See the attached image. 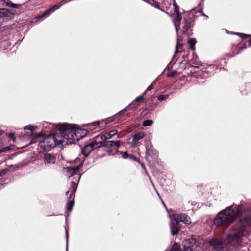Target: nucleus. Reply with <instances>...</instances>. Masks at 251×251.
I'll return each instance as SVG.
<instances>
[{
    "label": "nucleus",
    "instance_id": "f704fd0d",
    "mask_svg": "<svg viewBox=\"0 0 251 251\" xmlns=\"http://www.w3.org/2000/svg\"><path fill=\"white\" fill-rule=\"evenodd\" d=\"M157 106V103L154 102H150L148 105V108L151 110H154Z\"/></svg>",
    "mask_w": 251,
    "mask_h": 251
},
{
    "label": "nucleus",
    "instance_id": "e2e57ef3",
    "mask_svg": "<svg viewBox=\"0 0 251 251\" xmlns=\"http://www.w3.org/2000/svg\"><path fill=\"white\" fill-rule=\"evenodd\" d=\"M240 93L242 95H246L248 94V92L245 90H240Z\"/></svg>",
    "mask_w": 251,
    "mask_h": 251
},
{
    "label": "nucleus",
    "instance_id": "69168bd1",
    "mask_svg": "<svg viewBox=\"0 0 251 251\" xmlns=\"http://www.w3.org/2000/svg\"><path fill=\"white\" fill-rule=\"evenodd\" d=\"M5 172L4 170H2L1 172H0V177L2 176L5 174Z\"/></svg>",
    "mask_w": 251,
    "mask_h": 251
},
{
    "label": "nucleus",
    "instance_id": "a19ab883",
    "mask_svg": "<svg viewBox=\"0 0 251 251\" xmlns=\"http://www.w3.org/2000/svg\"><path fill=\"white\" fill-rule=\"evenodd\" d=\"M177 74V71H172L170 72H169L167 74V76L168 78H173L175 76H176Z\"/></svg>",
    "mask_w": 251,
    "mask_h": 251
},
{
    "label": "nucleus",
    "instance_id": "864d4df0",
    "mask_svg": "<svg viewBox=\"0 0 251 251\" xmlns=\"http://www.w3.org/2000/svg\"><path fill=\"white\" fill-rule=\"evenodd\" d=\"M226 33L229 34L235 35H237V36L239 35L238 34V32H234L233 31H230L227 30V29H226Z\"/></svg>",
    "mask_w": 251,
    "mask_h": 251
},
{
    "label": "nucleus",
    "instance_id": "79ce46f5",
    "mask_svg": "<svg viewBox=\"0 0 251 251\" xmlns=\"http://www.w3.org/2000/svg\"><path fill=\"white\" fill-rule=\"evenodd\" d=\"M128 159L130 160H134L138 163H140V159L132 154H130Z\"/></svg>",
    "mask_w": 251,
    "mask_h": 251
},
{
    "label": "nucleus",
    "instance_id": "0e129e2a",
    "mask_svg": "<svg viewBox=\"0 0 251 251\" xmlns=\"http://www.w3.org/2000/svg\"><path fill=\"white\" fill-rule=\"evenodd\" d=\"M250 37H251V36ZM248 47H251V38L248 41Z\"/></svg>",
    "mask_w": 251,
    "mask_h": 251
},
{
    "label": "nucleus",
    "instance_id": "423d86ee",
    "mask_svg": "<svg viewBox=\"0 0 251 251\" xmlns=\"http://www.w3.org/2000/svg\"><path fill=\"white\" fill-rule=\"evenodd\" d=\"M242 222L246 223L249 226H251V214L249 215L243 217L239 223L241 226L239 228H234V230H237L236 232L228 234L227 236V239L230 240H239L244 235L245 226L241 224Z\"/></svg>",
    "mask_w": 251,
    "mask_h": 251
},
{
    "label": "nucleus",
    "instance_id": "4c0bfd02",
    "mask_svg": "<svg viewBox=\"0 0 251 251\" xmlns=\"http://www.w3.org/2000/svg\"><path fill=\"white\" fill-rule=\"evenodd\" d=\"M173 5L174 7V11L175 13H177L179 12V7L178 5L176 3L175 0H173Z\"/></svg>",
    "mask_w": 251,
    "mask_h": 251
},
{
    "label": "nucleus",
    "instance_id": "3c124183",
    "mask_svg": "<svg viewBox=\"0 0 251 251\" xmlns=\"http://www.w3.org/2000/svg\"><path fill=\"white\" fill-rule=\"evenodd\" d=\"M155 82V81H154L152 83H151L146 89V91H151L153 89V84Z\"/></svg>",
    "mask_w": 251,
    "mask_h": 251
},
{
    "label": "nucleus",
    "instance_id": "5701e85b",
    "mask_svg": "<svg viewBox=\"0 0 251 251\" xmlns=\"http://www.w3.org/2000/svg\"><path fill=\"white\" fill-rule=\"evenodd\" d=\"M144 97H143V95L137 97L134 101L130 104H131L130 110H135L138 107V105L136 103L140 102L142 100H144Z\"/></svg>",
    "mask_w": 251,
    "mask_h": 251
},
{
    "label": "nucleus",
    "instance_id": "1a4fd4ad",
    "mask_svg": "<svg viewBox=\"0 0 251 251\" xmlns=\"http://www.w3.org/2000/svg\"><path fill=\"white\" fill-rule=\"evenodd\" d=\"M70 189L72 190L71 193L69 194L68 197V201L66 207V210L69 212H71L72 211L73 207L74 205L75 197L76 192V187L74 183H73Z\"/></svg>",
    "mask_w": 251,
    "mask_h": 251
},
{
    "label": "nucleus",
    "instance_id": "0eeeda50",
    "mask_svg": "<svg viewBox=\"0 0 251 251\" xmlns=\"http://www.w3.org/2000/svg\"><path fill=\"white\" fill-rule=\"evenodd\" d=\"M218 65L214 63L212 64L206 65V66L201 70L194 72L191 71L190 73L192 76L203 79L211 76L214 74L215 70H218Z\"/></svg>",
    "mask_w": 251,
    "mask_h": 251
},
{
    "label": "nucleus",
    "instance_id": "603ef678",
    "mask_svg": "<svg viewBox=\"0 0 251 251\" xmlns=\"http://www.w3.org/2000/svg\"><path fill=\"white\" fill-rule=\"evenodd\" d=\"M172 221L174 222V223H177L176 225L177 226V227L180 230L182 228L181 224H180L181 222L177 221Z\"/></svg>",
    "mask_w": 251,
    "mask_h": 251
},
{
    "label": "nucleus",
    "instance_id": "aec40b11",
    "mask_svg": "<svg viewBox=\"0 0 251 251\" xmlns=\"http://www.w3.org/2000/svg\"><path fill=\"white\" fill-rule=\"evenodd\" d=\"M230 50L232 54L228 55V57L229 58L233 57L235 55L239 54L240 53V50H239V47H238V45L236 44H232L230 47Z\"/></svg>",
    "mask_w": 251,
    "mask_h": 251
},
{
    "label": "nucleus",
    "instance_id": "393cba45",
    "mask_svg": "<svg viewBox=\"0 0 251 251\" xmlns=\"http://www.w3.org/2000/svg\"><path fill=\"white\" fill-rule=\"evenodd\" d=\"M214 63H215V64L218 65V69L219 71H220L221 69L226 70V69H225L224 67L226 66L227 62L226 61L225 58L220 59V60L215 62Z\"/></svg>",
    "mask_w": 251,
    "mask_h": 251
},
{
    "label": "nucleus",
    "instance_id": "13d9d810",
    "mask_svg": "<svg viewBox=\"0 0 251 251\" xmlns=\"http://www.w3.org/2000/svg\"><path fill=\"white\" fill-rule=\"evenodd\" d=\"M203 8H200L199 11H198L197 12H196V13H200L201 15H204V13L203 12Z\"/></svg>",
    "mask_w": 251,
    "mask_h": 251
},
{
    "label": "nucleus",
    "instance_id": "c9c22d12",
    "mask_svg": "<svg viewBox=\"0 0 251 251\" xmlns=\"http://www.w3.org/2000/svg\"><path fill=\"white\" fill-rule=\"evenodd\" d=\"M168 97H169V95L168 94H166V95L161 94V95H159L157 97V100L159 101H162L166 100L167 99H168Z\"/></svg>",
    "mask_w": 251,
    "mask_h": 251
},
{
    "label": "nucleus",
    "instance_id": "49530a36",
    "mask_svg": "<svg viewBox=\"0 0 251 251\" xmlns=\"http://www.w3.org/2000/svg\"><path fill=\"white\" fill-rule=\"evenodd\" d=\"M173 67V65L172 64V60L168 64L166 68L164 69L162 74H163L165 71L167 70L169 71Z\"/></svg>",
    "mask_w": 251,
    "mask_h": 251
},
{
    "label": "nucleus",
    "instance_id": "ea45409f",
    "mask_svg": "<svg viewBox=\"0 0 251 251\" xmlns=\"http://www.w3.org/2000/svg\"><path fill=\"white\" fill-rule=\"evenodd\" d=\"M65 238L66 241V251H68V239H69V232L67 229H65Z\"/></svg>",
    "mask_w": 251,
    "mask_h": 251
},
{
    "label": "nucleus",
    "instance_id": "4468645a",
    "mask_svg": "<svg viewBox=\"0 0 251 251\" xmlns=\"http://www.w3.org/2000/svg\"><path fill=\"white\" fill-rule=\"evenodd\" d=\"M82 165V164L80 163L79 165L75 168L66 167L64 168V169L66 170L67 176H68V177H71L77 174L78 170Z\"/></svg>",
    "mask_w": 251,
    "mask_h": 251
},
{
    "label": "nucleus",
    "instance_id": "ddd939ff",
    "mask_svg": "<svg viewBox=\"0 0 251 251\" xmlns=\"http://www.w3.org/2000/svg\"><path fill=\"white\" fill-rule=\"evenodd\" d=\"M131 104H129L127 106L119 111L117 113L114 114L113 116H111V123L115 121L116 119L118 118L122 115H126L129 117L131 115L130 111Z\"/></svg>",
    "mask_w": 251,
    "mask_h": 251
},
{
    "label": "nucleus",
    "instance_id": "bf43d9fd",
    "mask_svg": "<svg viewBox=\"0 0 251 251\" xmlns=\"http://www.w3.org/2000/svg\"><path fill=\"white\" fill-rule=\"evenodd\" d=\"M138 163L141 165L142 168L145 170L146 173L147 174V172L146 171V168H145V166L144 164L141 161H140V163Z\"/></svg>",
    "mask_w": 251,
    "mask_h": 251
},
{
    "label": "nucleus",
    "instance_id": "7ed1b4c3",
    "mask_svg": "<svg viewBox=\"0 0 251 251\" xmlns=\"http://www.w3.org/2000/svg\"><path fill=\"white\" fill-rule=\"evenodd\" d=\"M110 131L97 136L95 141L86 145L82 149L81 153L85 157H87L93 149L102 147H110Z\"/></svg>",
    "mask_w": 251,
    "mask_h": 251
},
{
    "label": "nucleus",
    "instance_id": "2f4dec72",
    "mask_svg": "<svg viewBox=\"0 0 251 251\" xmlns=\"http://www.w3.org/2000/svg\"><path fill=\"white\" fill-rule=\"evenodd\" d=\"M152 124H153V121L151 119L145 120L142 123V125L144 127L150 126Z\"/></svg>",
    "mask_w": 251,
    "mask_h": 251
},
{
    "label": "nucleus",
    "instance_id": "72a5a7b5",
    "mask_svg": "<svg viewBox=\"0 0 251 251\" xmlns=\"http://www.w3.org/2000/svg\"><path fill=\"white\" fill-rule=\"evenodd\" d=\"M151 110L148 108L146 107L143 109L141 113L142 116L147 117L150 114Z\"/></svg>",
    "mask_w": 251,
    "mask_h": 251
},
{
    "label": "nucleus",
    "instance_id": "f257e3e1",
    "mask_svg": "<svg viewBox=\"0 0 251 251\" xmlns=\"http://www.w3.org/2000/svg\"><path fill=\"white\" fill-rule=\"evenodd\" d=\"M77 126V125L64 123L57 125L56 129L59 131L60 137L64 139L67 144H75L87 133V129Z\"/></svg>",
    "mask_w": 251,
    "mask_h": 251
},
{
    "label": "nucleus",
    "instance_id": "cd10ccee",
    "mask_svg": "<svg viewBox=\"0 0 251 251\" xmlns=\"http://www.w3.org/2000/svg\"><path fill=\"white\" fill-rule=\"evenodd\" d=\"M188 44L189 45V48L192 50H195L196 49L195 45L197 43L196 39L194 38H189L187 41Z\"/></svg>",
    "mask_w": 251,
    "mask_h": 251
},
{
    "label": "nucleus",
    "instance_id": "412c9836",
    "mask_svg": "<svg viewBox=\"0 0 251 251\" xmlns=\"http://www.w3.org/2000/svg\"><path fill=\"white\" fill-rule=\"evenodd\" d=\"M122 155V157L123 159H128L129 154H128L127 151H117L116 149H111V155Z\"/></svg>",
    "mask_w": 251,
    "mask_h": 251
},
{
    "label": "nucleus",
    "instance_id": "774afa93",
    "mask_svg": "<svg viewBox=\"0 0 251 251\" xmlns=\"http://www.w3.org/2000/svg\"><path fill=\"white\" fill-rule=\"evenodd\" d=\"M161 200L162 204H163V205H164L165 208L167 209V207H166V205L165 204L164 201H163V200L161 199Z\"/></svg>",
    "mask_w": 251,
    "mask_h": 251
},
{
    "label": "nucleus",
    "instance_id": "8fccbe9b",
    "mask_svg": "<svg viewBox=\"0 0 251 251\" xmlns=\"http://www.w3.org/2000/svg\"><path fill=\"white\" fill-rule=\"evenodd\" d=\"M187 32H185L183 30V29L181 30V32L183 35H187V36H191L192 35V32H191V30L189 31V30H187Z\"/></svg>",
    "mask_w": 251,
    "mask_h": 251
},
{
    "label": "nucleus",
    "instance_id": "c85d7f7f",
    "mask_svg": "<svg viewBox=\"0 0 251 251\" xmlns=\"http://www.w3.org/2000/svg\"><path fill=\"white\" fill-rule=\"evenodd\" d=\"M81 175L80 174H78V178H77V183L75 182V181H72L70 182V187L69 188V190L66 192V194H65L66 195H68L69 193H70V194L71 193V191L72 190L70 189L71 188V186L73 185V183H74L75 185V186L76 187V189H77L78 183L79 182L80 179L81 178Z\"/></svg>",
    "mask_w": 251,
    "mask_h": 251
},
{
    "label": "nucleus",
    "instance_id": "f3484780",
    "mask_svg": "<svg viewBox=\"0 0 251 251\" xmlns=\"http://www.w3.org/2000/svg\"><path fill=\"white\" fill-rule=\"evenodd\" d=\"M61 2L54 5L51 8L46 10L41 16L40 17H43L45 16H49L53 12L55 11L56 10L59 9L61 6L63 5V4H61Z\"/></svg>",
    "mask_w": 251,
    "mask_h": 251
},
{
    "label": "nucleus",
    "instance_id": "a211bd4d",
    "mask_svg": "<svg viewBox=\"0 0 251 251\" xmlns=\"http://www.w3.org/2000/svg\"><path fill=\"white\" fill-rule=\"evenodd\" d=\"M45 164H54L56 162L55 157L51 154H45L43 157Z\"/></svg>",
    "mask_w": 251,
    "mask_h": 251
},
{
    "label": "nucleus",
    "instance_id": "2eb2a0df",
    "mask_svg": "<svg viewBox=\"0 0 251 251\" xmlns=\"http://www.w3.org/2000/svg\"><path fill=\"white\" fill-rule=\"evenodd\" d=\"M99 121H97L92 123L84 124L83 126L84 127H86L85 129H87V132H88L89 131H92L93 130L99 129Z\"/></svg>",
    "mask_w": 251,
    "mask_h": 251
},
{
    "label": "nucleus",
    "instance_id": "b1692460",
    "mask_svg": "<svg viewBox=\"0 0 251 251\" xmlns=\"http://www.w3.org/2000/svg\"><path fill=\"white\" fill-rule=\"evenodd\" d=\"M13 14L10 10L6 8H0V18L4 17H9Z\"/></svg>",
    "mask_w": 251,
    "mask_h": 251
},
{
    "label": "nucleus",
    "instance_id": "a878e982",
    "mask_svg": "<svg viewBox=\"0 0 251 251\" xmlns=\"http://www.w3.org/2000/svg\"><path fill=\"white\" fill-rule=\"evenodd\" d=\"M1 2H3V5L6 7L14 8H19V5L12 3L9 0H2Z\"/></svg>",
    "mask_w": 251,
    "mask_h": 251
},
{
    "label": "nucleus",
    "instance_id": "052dcab7",
    "mask_svg": "<svg viewBox=\"0 0 251 251\" xmlns=\"http://www.w3.org/2000/svg\"><path fill=\"white\" fill-rule=\"evenodd\" d=\"M179 51L178 50H177V49H175V52H174V54H177L178 53H179ZM175 57V55H174L173 56H172V60H173L174 59V58Z\"/></svg>",
    "mask_w": 251,
    "mask_h": 251
},
{
    "label": "nucleus",
    "instance_id": "58836bf2",
    "mask_svg": "<svg viewBox=\"0 0 251 251\" xmlns=\"http://www.w3.org/2000/svg\"><path fill=\"white\" fill-rule=\"evenodd\" d=\"M182 46V40H179L178 38L176 40V44L175 47V49H177V50H178L180 48H181Z\"/></svg>",
    "mask_w": 251,
    "mask_h": 251
},
{
    "label": "nucleus",
    "instance_id": "4d7b16f0",
    "mask_svg": "<svg viewBox=\"0 0 251 251\" xmlns=\"http://www.w3.org/2000/svg\"><path fill=\"white\" fill-rule=\"evenodd\" d=\"M8 137L12 140L13 141H14L15 140V135L14 133H11L9 134L8 135Z\"/></svg>",
    "mask_w": 251,
    "mask_h": 251
},
{
    "label": "nucleus",
    "instance_id": "f8f14e48",
    "mask_svg": "<svg viewBox=\"0 0 251 251\" xmlns=\"http://www.w3.org/2000/svg\"><path fill=\"white\" fill-rule=\"evenodd\" d=\"M131 104H129L127 106L119 111L117 113L114 114L113 116H111V123L115 121L116 119L118 118L122 115H126L129 117L131 115L130 111Z\"/></svg>",
    "mask_w": 251,
    "mask_h": 251
},
{
    "label": "nucleus",
    "instance_id": "a18cd8bd",
    "mask_svg": "<svg viewBox=\"0 0 251 251\" xmlns=\"http://www.w3.org/2000/svg\"><path fill=\"white\" fill-rule=\"evenodd\" d=\"M11 149V148L10 146H7L6 147H3L2 148L0 149V153L2 152H7L9 151H10Z\"/></svg>",
    "mask_w": 251,
    "mask_h": 251
},
{
    "label": "nucleus",
    "instance_id": "dca6fc26",
    "mask_svg": "<svg viewBox=\"0 0 251 251\" xmlns=\"http://www.w3.org/2000/svg\"><path fill=\"white\" fill-rule=\"evenodd\" d=\"M176 13V19L173 20V24L176 32V33L177 35L178 36V31L179 29V26L182 19V16L180 12Z\"/></svg>",
    "mask_w": 251,
    "mask_h": 251
},
{
    "label": "nucleus",
    "instance_id": "6ab92c4d",
    "mask_svg": "<svg viewBox=\"0 0 251 251\" xmlns=\"http://www.w3.org/2000/svg\"><path fill=\"white\" fill-rule=\"evenodd\" d=\"M176 224L177 223H174L172 220L170 222L169 226L170 228V233L172 236L176 235L180 230L177 227V226L176 225Z\"/></svg>",
    "mask_w": 251,
    "mask_h": 251
},
{
    "label": "nucleus",
    "instance_id": "c03bdc74",
    "mask_svg": "<svg viewBox=\"0 0 251 251\" xmlns=\"http://www.w3.org/2000/svg\"><path fill=\"white\" fill-rule=\"evenodd\" d=\"M238 34L239 35H238V36H240L241 37V38H242L243 39H247V38L250 37V36H251V34H247L239 33V32H238Z\"/></svg>",
    "mask_w": 251,
    "mask_h": 251
},
{
    "label": "nucleus",
    "instance_id": "9b49d317",
    "mask_svg": "<svg viewBox=\"0 0 251 251\" xmlns=\"http://www.w3.org/2000/svg\"><path fill=\"white\" fill-rule=\"evenodd\" d=\"M172 219L173 221H179L186 225H189L191 223L190 217L185 213L172 214Z\"/></svg>",
    "mask_w": 251,
    "mask_h": 251
},
{
    "label": "nucleus",
    "instance_id": "f03ea898",
    "mask_svg": "<svg viewBox=\"0 0 251 251\" xmlns=\"http://www.w3.org/2000/svg\"><path fill=\"white\" fill-rule=\"evenodd\" d=\"M233 206L227 207L217 214L214 220V224L216 226L226 228L237 220L238 215L233 210Z\"/></svg>",
    "mask_w": 251,
    "mask_h": 251
},
{
    "label": "nucleus",
    "instance_id": "473e14b6",
    "mask_svg": "<svg viewBox=\"0 0 251 251\" xmlns=\"http://www.w3.org/2000/svg\"><path fill=\"white\" fill-rule=\"evenodd\" d=\"M121 141L120 140L112 141L111 140V149H113L114 147H119L121 146Z\"/></svg>",
    "mask_w": 251,
    "mask_h": 251
},
{
    "label": "nucleus",
    "instance_id": "7c9ffc66",
    "mask_svg": "<svg viewBox=\"0 0 251 251\" xmlns=\"http://www.w3.org/2000/svg\"><path fill=\"white\" fill-rule=\"evenodd\" d=\"M192 60L193 64L196 65H200L201 66H202V63L200 61H199L198 56L196 54H193V58Z\"/></svg>",
    "mask_w": 251,
    "mask_h": 251
},
{
    "label": "nucleus",
    "instance_id": "09e8293b",
    "mask_svg": "<svg viewBox=\"0 0 251 251\" xmlns=\"http://www.w3.org/2000/svg\"><path fill=\"white\" fill-rule=\"evenodd\" d=\"M151 5L154 7L155 8L160 10V7H159V3L156 1V0L154 1V2H153V3H151Z\"/></svg>",
    "mask_w": 251,
    "mask_h": 251
},
{
    "label": "nucleus",
    "instance_id": "338daca9",
    "mask_svg": "<svg viewBox=\"0 0 251 251\" xmlns=\"http://www.w3.org/2000/svg\"><path fill=\"white\" fill-rule=\"evenodd\" d=\"M144 1L146 2L147 3H148L149 4H151V2L149 0H143Z\"/></svg>",
    "mask_w": 251,
    "mask_h": 251
},
{
    "label": "nucleus",
    "instance_id": "4be33fe9",
    "mask_svg": "<svg viewBox=\"0 0 251 251\" xmlns=\"http://www.w3.org/2000/svg\"><path fill=\"white\" fill-rule=\"evenodd\" d=\"M145 136V134L142 132H136L135 133L132 138V141L131 145L133 146L136 145V142L143 139Z\"/></svg>",
    "mask_w": 251,
    "mask_h": 251
},
{
    "label": "nucleus",
    "instance_id": "e433bc0d",
    "mask_svg": "<svg viewBox=\"0 0 251 251\" xmlns=\"http://www.w3.org/2000/svg\"><path fill=\"white\" fill-rule=\"evenodd\" d=\"M100 126L99 128H104L106 125L108 124V122H107V120H102L101 121H99Z\"/></svg>",
    "mask_w": 251,
    "mask_h": 251
},
{
    "label": "nucleus",
    "instance_id": "680f3d73",
    "mask_svg": "<svg viewBox=\"0 0 251 251\" xmlns=\"http://www.w3.org/2000/svg\"><path fill=\"white\" fill-rule=\"evenodd\" d=\"M247 47V45L246 44H244V45H243L242 46L239 47V50H240V51L243 49H246Z\"/></svg>",
    "mask_w": 251,
    "mask_h": 251
},
{
    "label": "nucleus",
    "instance_id": "6e6552de",
    "mask_svg": "<svg viewBox=\"0 0 251 251\" xmlns=\"http://www.w3.org/2000/svg\"><path fill=\"white\" fill-rule=\"evenodd\" d=\"M196 12L195 9H193L190 12H187L183 18L184 25L182 26V29L185 32L187 30H189L193 27L195 21Z\"/></svg>",
    "mask_w": 251,
    "mask_h": 251
},
{
    "label": "nucleus",
    "instance_id": "c756f323",
    "mask_svg": "<svg viewBox=\"0 0 251 251\" xmlns=\"http://www.w3.org/2000/svg\"><path fill=\"white\" fill-rule=\"evenodd\" d=\"M169 251H182L179 244L175 242L172 246Z\"/></svg>",
    "mask_w": 251,
    "mask_h": 251
},
{
    "label": "nucleus",
    "instance_id": "5fc2aeb1",
    "mask_svg": "<svg viewBox=\"0 0 251 251\" xmlns=\"http://www.w3.org/2000/svg\"><path fill=\"white\" fill-rule=\"evenodd\" d=\"M199 1L200 2H199V3L198 4V7L200 8H203L204 1L199 0Z\"/></svg>",
    "mask_w": 251,
    "mask_h": 251
},
{
    "label": "nucleus",
    "instance_id": "6e6d98bb",
    "mask_svg": "<svg viewBox=\"0 0 251 251\" xmlns=\"http://www.w3.org/2000/svg\"><path fill=\"white\" fill-rule=\"evenodd\" d=\"M117 131L116 130H111V138L114 137L116 134H117Z\"/></svg>",
    "mask_w": 251,
    "mask_h": 251
},
{
    "label": "nucleus",
    "instance_id": "39448f33",
    "mask_svg": "<svg viewBox=\"0 0 251 251\" xmlns=\"http://www.w3.org/2000/svg\"><path fill=\"white\" fill-rule=\"evenodd\" d=\"M64 142L63 138L58 140L55 135H50L46 136L43 141L39 142L38 149L40 152L48 151Z\"/></svg>",
    "mask_w": 251,
    "mask_h": 251
},
{
    "label": "nucleus",
    "instance_id": "9d476101",
    "mask_svg": "<svg viewBox=\"0 0 251 251\" xmlns=\"http://www.w3.org/2000/svg\"><path fill=\"white\" fill-rule=\"evenodd\" d=\"M197 241L196 236L192 235L190 237L184 240L182 242L183 251H193L194 246Z\"/></svg>",
    "mask_w": 251,
    "mask_h": 251
},
{
    "label": "nucleus",
    "instance_id": "de8ad7c7",
    "mask_svg": "<svg viewBox=\"0 0 251 251\" xmlns=\"http://www.w3.org/2000/svg\"><path fill=\"white\" fill-rule=\"evenodd\" d=\"M45 135H46V134L43 131H41L38 133H34V137L35 138H39V137H44Z\"/></svg>",
    "mask_w": 251,
    "mask_h": 251
},
{
    "label": "nucleus",
    "instance_id": "37998d69",
    "mask_svg": "<svg viewBox=\"0 0 251 251\" xmlns=\"http://www.w3.org/2000/svg\"><path fill=\"white\" fill-rule=\"evenodd\" d=\"M36 128L34 127L33 126L31 125H27L26 126H25L24 127V130H29L31 131H33L35 128Z\"/></svg>",
    "mask_w": 251,
    "mask_h": 251
},
{
    "label": "nucleus",
    "instance_id": "bb28decb",
    "mask_svg": "<svg viewBox=\"0 0 251 251\" xmlns=\"http://www.w3.org/2000/svg\"><path fill=\"white\" fill-rule=\"evenodd\" d=\"M209 245L214 249H215L218 251H219L222 249V243L220 242H214L212 241H210L209 242Z\"/></svg>",
    "mask_w": 251,
    "mask_h": 251
},
{
    "label": "nucleus",
    "instance_id": "20e7f679",
    "mask_svg": "<svg viewBox=\"0 0 251 251\" xmlns=\"http://www.w3.org/2000/svg\"><path fill=\"white\" fill-rule=\"evenodd\" d=\"M144 145L146 148V159L150 168H153L154 163H156L161 168H163V163L159 158L158 151L153 148L150 140L145 139Z\"/></svg>",
    "mask_w": 251,
    "mask_h": 251
}]
</instances>
